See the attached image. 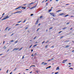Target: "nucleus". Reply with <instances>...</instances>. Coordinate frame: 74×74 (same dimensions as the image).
Masks as SVG:
<instances>
[{
    "label": "nucleus",
    "instance_id": "f257e3e1",
    "mask_svg": "<svg viewBox=\"0 0 74 74\" xmlns=\"http://www.w3.org/2000/svg\"><path fill=\"white\" fill-rule=\"evenodd\" d=\"M9 18V16H8L5 17L3 19L1 20V21H3V20H4L5 19H8Z\"/></svg>",
    "mask_w": 74,
    "mask_h": 74
},
{
    "label": "nucleus",
    "instance_id": "f03ea898",
    "mask_svg": "<svg viewBox=\"0 0 74 74\" xmlns=\"http://www.w3.org/2000/svg\"><path fill=\"white\" fill-rule=\"evenodd\" d=\"M50 14L51 15L53 16V17H55L56 16V15H55V14L53 13H50Z\"/></svg>",
    "mask_w": 74,
    "mask_h": 74
},
{
    "label": "nucleus",
    "instance_id": "7ed1b4c3",
    "mask_svg": "<svg viewBox=\"0 0 74 74\" xmlns=\"http://www.w3.org/2000/svg\"><path fill=\"white\" fill-rule=\"evenodd\" d=\"M68 60H64L63 61L62 63L64 64L66 62H67V61Z\"/></svg>",
    "mask_w": 74,
    "mask_h": 74
},
{
    "label": "nucleus",
    "instance_id": "20e7f679",
    "mask_svg": "<svg viewBox=\"0 0 74 74\" xmlns=\"http://www.w3.org/2000/svg\"><path fill=\"white\" fill-rule=\"evenodd\" d=\"M19 49V48H15L12 51H16V50H18Z\"/></svg>",
    "mask_w": 74,
    "mask_h": 74
},
{
    "label": "nucleus",
    "instance_id": "39448f33",
    "mask_svg": "<svg viewBox=\"0 0 74 74\" xmlns=\"http://www.w3.org/2000/svg\"><path fill=\"white\" fill-rule=\"evenodd\" d=\"M64 14V13H61V14H59V16H62V15H63Z\"/></svg>",
    "mask_w": 74,
    "mask_h": 74
},
{
    "label": "nucleus",
    "instance_id": "423d86ee",
    "mask_svg": "<svg viewBox=\"0 0 74 74\" xmlns=\"http://www.w3.org/2000/svg\"><path fill=\"white\" fill-rule=\"evenodd\" d=\"M36 6H37L36 5V6H35L33 7L32 8H31V9H33V8H35V7H36Z\"/></svg>",
    "mask_w": 74,
    "mask_h": 74
},
{
    "label": "nucleus",
    "instance_id": "0eeeda50",
    "mask_svg": "<svg viewBox=\"0 0 74 74\" xmlns=\"http://www.w3.org/2000/svg\"><path fill=\"white\" fill-rule=\"evenodd\" d=\"M59 70V67L58 66L56 68V70Z\"/></svg>",
    "mask_w": 74,
    "mask_h": 74
},
{
    "label": "nucleus",
    "instance_id": "6e6552de",
    "mask_svg": "<svg viewBox=\"0 0 74 74\" xmlns=\"http://www.w3.org/2000/svg\"><path fill=\"white\" fill-rule=\"evenodd\" d=\"M38 20L36 22V25H37V23H38Z\"/></svg>",
    "mask_w": 74,
    "mask_h": 74
},
{
    "label": "nucleus",
    "instance_id": "1a4fd4ad",
    "mask_svg": "<svg viewBox=\"0 0 74 74\" xmlns=\"http://www.w3.org/2000/svg\"><path fill=\"white\" fill-rule=\"evenodd\" d=\"M52 11V9H50L48 10V12H50Z\"/></svg>",
    "mask_w": 74,
    "mask_h": 74
},
{
    "label": "nucleus",
    "instance_id": "9d476101",
    "mask_svg": "<svg viewBox=\"0 0 74 74\" xmlns=\"http://www.w3.org/2000/svg\"><path fill=\"white\" fill-rule=\"evenodd\" d=\"M69 47L70 46L69 45H67L65 47V48H68V47Z\"/></svg>",
    "mask_w": 74,
    "mask_h": 74
},
{
    "label": "nucleus",
    "instance_id": "9b49d317",
    "mask_svg": "<svg viewBox=\"0 0 74 74\" xmlns=\"http://www.w3.org/2000/svg\"><path fill=\"white\" fill-rule=\"evenodd\" d=\"M19 9V7H18L17 8L15 9V10H18Z\"/></svg>",
    "mask_w": 74,
    "mask_h": 74
},
{
    "label": "nucleus",
    "instance_id": "f8f14e48",
    "mask_svg": "<svg viewBox=\"0 0 74 74\" xmlns=\"http://www.w3.org/2000/svg\"><path fill=\"white\" fill-rule=\"evenodd\" d=\"M16 12V13H18V12H19L20 13H21V12L20 11H18V12Z\"/></svg>",
    "mask_w": 74,
    "mask_h": 74
},
{
    "label": "nucleus",
    "instance_id": "ddd939ff",
    "mask_svg": "<svg viewBox=\"0 0 74 74\" xmlns=\"http://www.w3.org/2000/svg\"><path fill=\"white\" fill-rule=\"evenodd\" d=\"M42 64H43V65H45V63L44 62H42Z\"/></svg>",
    "mask_w": 74,
    "mask_h": 74
},
{
    "label": "nucleus",
    "instance_id": "4468645a",
    "mask_svg": "<svg viewBox=\"0 0 74 74\" xmlns=\"http://www.w3.org/2000/svg\"><path fill=\"white\" fill-rule=\"evenodd\" d=\"M8 27H7L5 29V30H7V29H8Z\"/></svg>",
    "mask_w": 74,
    "mask_h": 74
},
{
    "label": "nucleus",
    "instance_id": "2eb2a0df",
    "mask_svg": "<svg viewBox=\"0 0 74 74\" xmlns=\"http://www.w3.org/2000/svg\"><path fill=\"white\" fill-rule=\"evenodd\" d=\"M37 45H34L33 46V47H36V46H37Z\"/></svg>",
    "mask_w": 74,
    "mask_h": 74
},
{
    "label": "nucleus",
    "instance_id": "dca6fc26",
    "mask_svg": "<svg viewBox=\"0 0 74 74\" xmlns=\"http://www.w3.org/2000/svg\"><path fill=\"white\" fill-rule=\"evenodd\" d=\"M51 29H52V27H51L49 28V30H51Z\"/></svg>",
    "mask_w": 74,
    "mask_h": 74
},
{
    "label": "nucleus",
    "instance_id": "f3484780",
    "mask_svg": "<svg viewBox=\"0 0 74 74\" xmlns=\"http://www.w3.org/2000/svg\"><path fill=\"white\" fill-rule=\"evenodd\" d=\"M23 48V47H22L20 49H19V51H21V49H22Z\"/></svg>",
    "mask_w": 74,
    "mask_h": 74
},
{
    "label": "nucleus",
    "instance_id": "a211bd4d",
    "mask_svg": "<svg viewBox=\"0 0 74 74\" xmlns=\"http://www.w3.org/2000/svg\"><path fill=\"white\" fill-rule=\"evenodd\" d=\"M69 42V40H68L66 41V42Z\"/></svg>",
    "mask_w": 74,
    "mask_h": 74
},
{
    "label": "nucleus",
    "instance_id": "6ab92c4d",
    "mask_svg": "<svg viewBox=\"0 0 74 74\" xmlns=\"http://www.w3.org/2000/svg\"><path fill=\"white\" fill-rule=\"evenodd\" d=\"M18 7L20 9V8H22V6H20Z\"/></svg>",
    "mask_w": 74,
    "mask_h": 74
},
{
    "label": "nucleus",
    "instance_id": "aec40b11",
    "mask_svg": "<svg viewBox=\"0 0 74 74\" xmlns=\"http://www.w3.org/2000/svg\"><path fill=\"white\" fill-rule=\"evenodd\" d=\"M21 22H22V21H19L18 22V23H20Z\"/></svg>",
    "mask_w": 74,
    "mask_h": 74
},
{
    "label": "nucleus",
    "instance_id": "412c9836",
    "mask_svg": "<svg viewBox=\"0 0 74 74\" xmlns=\"http://www.w3.org/2000/svg\"><path fill=\"white\" fill-rule=\"evenodd\" d=\"M18 40H16L15 42V43H17L18 42Z\"/></svg>",
    "mask_w": 74,
    "mask_h": 74
},
{
    "label": "nucleus",
    "instance_id": "4be33fe9",
    "mask_svg": "<svg viewBox=\"0 0 74 74\" xmlns=\"http://www.w3.org/2000/svg\"><path fill=\"white\" fill-rule=\"evenodd\" d=\"M22 8H23V9H26V8H25V7H22Z\"/></svg>",
    "mask_w": 74,
    "mask_h": 74
},
{
    "label": "nucleus",
    "instance_id": "5701e85b",
    "mask_svg": "<svg viewBox=\"0 0 74 74\" xmlns=\"http://www.w3.org/2000/svg\"><path fill=\"white\" fill-rule=\"evenodd\" d=\"M70 23L68 22V23H66V25H69V24Z\"/></svg>",
    "mask_w": 74,
    "mask_h": 74
},
{
    "label": "nucleus",
    "instance_id": "b1692460",
    "mask_svg": "<svg viewBox=\"0 0 74 74\" xmlns=\"http://www.w3.org/2000/svg\"><path fill=\"white\" fill-rule=\"evenodd\" d=\"M69 16V15H66L65 16V17H66V16Z\"/></svg>",
    "mask_w": 74,
    "mask_h": 74
},
{
    "label": "nucleus",
    "instance_id": "393cba45",
    "mask_svg": "<svg viewBox=\"0 0 74 74\" xmlns=\"http://www.w3.org/2000/svg\"><path fill=\"white\" fill-rule=\"evenodd\" d=\"M31 16H33V14H31Z\"/></svg>",
    "mask_w": 74,
    "mask_h": 74
},
{
    "label": "nucleus",
    "instance_id": "a878e982",
    "mask_svg": "<svg viewBox=\"0 0 74 74\" xmlns=\"http://www.w3.org/2000/svg\"><path fill=\"white\" fill-rule=\"evenodd\" d=\"M31 66H33V67H36V66H35V65H32Z\"/></svg>",
    "mask_w": 74,
    "mask_h": 74
},
{
    "label": "nucleus",
    "instance_id": "bb28decb",
    "mask_svg": "<svg viewBox=\"0 0 74 74\" xmlns=\"http://www.w3.org/2000/svg\"><path fill=\"white\" fill-rule=\"evenodd\" d=\"M36 37H35L34 38V40H35V39H36Z\"/></svg>",
    "mask_w": 74,
    "mask_h": 74
},
{
    "label": "nucleus",
    "instance_id": "cd10ccee",
    "mask_svg": "<svg viewBox=\"0 0 74 74\" xmlns=\"http://www.w3.org/2000/svg\"><path fill=\"white\" fill-rule=\"evenodd\" d=\"M58 73H59L58 72H56L55 73V74H58Z\"/></svg>",
    "mask_w": 74,
    "mask_h": 74
},
{
    "label": "nucleus",
    "instance_id": "c85d7f7f",
    "mask_svg": "<svg viewBox=\"0 0 74 74\" xmlns=\"http://www.w3.org/2000/svg\"><path fill=\"white\" fill-rule=\"evenodd\" d=\"M68 64H69V65H71V64L70 63H69Z\"/></svg>",
    "mask_w": 74,
    "mask_h": 74
},
{
    "label": "nucleus",
    "instance_id": "c756f323",
    "mask_svg": "<svg viewBox=\"0 0 74 74\" xmlns=\"http://www.w3.org/2000/svg\"><path fill=\"white\" fill-rule=\"evenodd\" d=\"M51 66H49V67H48V68H51Z\"/></svg>",
    "mask_w": 74,
    "mask_h": 74
},
{
    "label": "nucleus",
    "instance_id": "7c9ffc66",
    "mask_svg": "<svg viewBox=\"0 0 74 74\" xmlns=\"http://www.w3.org/2000/svg\"><path fill=\"white\" fill-rule=\"evenodd\" d=\"M58 12H59V11H62V10H58Z\"/></svg>",
    "mask_w": 74,
    "mask_h": 74
},
{
    "label": "nucleus",
    "instance_id": "2f4dec72",
    "mask_svg": "<svg viewBox=\"0 0 74 74\" xmlns=\"http://www.w3.org/2000/svg\"><path fill=\"white\" fill-rule=\"evenodd\" d=\"M34 3H35L32 2V3H31V4H34Z\"/></svg>",
    "mask_w": 74,
    "mask_h": 74
},
{
    "label": "nucleus",
    "instance_id": "473e14b6",
    "mask_svg": "<svg viewBox=\"0 0 74 74\" xmlns=\"http://www.w3.org/2000/svg\"><path fill=\"white\" fill-rule=\"evenodd\" d=\"M32 47V45H31L30 46V47H29V48H31V47Z\"/></svg>",
    "mask_w": 74,
    "mask_h": 74
},
{
    "label": "nucleus",
    "instance_id": "72a5a7b5",
    "mask_svg": "<svg viewBox=\"0 0 74 74\" xmlns=\"http://www.w3.org/2000/svg\"><path fill=\"white\" fill-rule=\"evenodd\" d=\"M8 71H9L8 70L6 72L7 73H8Z\"/></svg>",
    "mask_w": 74,
    "mask_h": 74
},
{
    "label": "nucleus",
    "instance_id": "f704fd0d",
    "mask_svg": "<svg viewBox=\"0 0 74 74\" xmlns=\"http://www.w3.org/2000/svg\"><path fill=\"white\" fill-rule=\"evenodd\" d=\"M14 41L13 40H12L11 41V42H14Z\"/></svg>",
    "mask_w": 74,
    "mask_h": 74
},
{
    "label": "nucleus",
    "instance_id": "c9c22d12",
    "mask_svg": "<svg viewBox=\"0 0 74 74\" xmlns=\"http://www.w3.org/2000/svg\"><path fill=\"white\" fill-rule=\"evenodd\" d=\"M26 22V20H25L23 22V23H24V22Z\"/></svg>",
    "mask_w": 74,
    "mask_h": 74
},
{
    "label": "nucleus",
    "instance_id": "e433bc0d",
    "mask_svg": "<svg viewBox=\"0 0 74 74\" xmlns=\"http://www.w3.org/2000/svg\"><path fill=\"white\" fill-rule=\"evenodd\" d=\"M63 37V36H61L60 38H62Z\"/></svg>",
    "mask_w": 74,
    "mask_h": 74
},
{
    "label": "nucleus",
    "instance_id": "4c0bfd02",
    "mask_svg": "<svg viewBox=\"0 0 74 74\" xmlns=\"http://www.w3.org/2000/svg\"><path fill=\"white\" fill-rule=\"evenodd\" d=\"M4 49H5L6 48V47H5V46L4 47Z\"/></svg>",
    "mask_w": 74,
    "mask_h": 74
},
{
    "label": "nucleus",
    "instance_id": "58836bf2",
    "mask_svg": "<svg viewBox=\"0 0 74 74\" xmlns=\"http://www.w3.org/2000/svg\"><path fill=\"white\" fill-rule=\"evenodd\" d=\"M42 18V16H41L40 17V18Z\"/></svg>",
    "mask_w": 74,
    "mask_h": 74
},
{
    "label": "nucleus",
    "instance_id": "ea45409f",
    "mask_svg": "<svg viewBox=\"0 0 74 74\" xmlns=\"http://www.w3.org/2000/svg\"><path fill=\"white\" fill-rule=\"evenodd\" d=\"M10 29H11V28H9L8 29V31H9L10 30Z\"/></svg>",
    "mask_w": 74,
    "mask_h": 74
},
{
    "label": "nucleus",
    "instance_id": "a19ab883",
    "mask_svg": "<svg viewBox=\"0 0 74 74\" xmlns=\"http://www.w3.org/2000/svg\"><path fill=\"white\" fill-rule=\"evenodd\" d=\"M34 55H37V53H35L34 54Z\"/></svg>",
    "mask_w": 74,
    "mask_h": 74
},
{
    "label": "nucleus",
    "instance_id": "79ce46f5",
    "mask_svg": "<svg viewBox=\"0 0 74 74\" xmlns=\"http://www.w3.org/2000/svg\"><path fill=\"white\" fill-rule=\"evenodd\" d=\"M30 4H32V3H30L29 4H28V5H30Z\"/></svg>",
    "mask_w": 74,
    "mask_h": 74
},
{
    "label": "nucleus",
    "instance_id": "37998d69",
    "mask_svg": "<svg viewBox=\"0 0 74 74\" xmlns=\"http://www.w3.org/2000/svg\"><path fill=\"white\" fill-rule=\"evenodd\" d=\"M16 68H15V69H14V71H15V70H16Z\"/></svg>",
    "mask_w": 74,
    "mask_h": 74
},
{
    "label": "nucleus",
    "instance_id": "c03bdc74",
    "mask_svg": "<svg viewBox=\"0 0 74 74\" xmlns=\"http://www.w3.org/2000/svg\"><path fill=\"white\" fill-rule=\"evenodd\" d=\"M45 42V41L43 42H42V44H43V43H44Z\"/></svg>",
    "mask_w": 74,
    "mask_h": 74
},
{
    "label": "nucleus",
    "instance_id": "a18cd8bd",
    "mask_svg": "<svg viewBox=\"0 0 74 74\" xmlns=\"http://www.w3.org/2000/svg\"><path fill=\"white\" fill-rule=\"evenodd\" d=\"M70 69H72V70H73V69L72 68H70Z\"/></svg>",
    "mask_w": 74,
    "mask_h": 74
},
{
    "label": "nucleus",
    "instance_id": "49530a36",
    "mask_svg": "<svg viewBox=\"0 0 74 74\" xmlns=\"http://www.w3.org/2000/svg\"><path fill=\"white\" fill-rule=\"evenodd\" d=\"M23 58H24V56H23V58H22V59H23Z\"/></svg>",
    "mask_w": 74,
    "mask_h": 74
},
{
    "label": "nucleus",
    "instance_id": "de8ad7c7",
    "mask_svg": "<svg viewBox=\"0 0 74 74\" xmlns=\"http://www.w3.org/2000/svg\"><path fill=\"white\" fill-rule=\"evenodd\" d=\"M51 60H48V62L49 61H51Z\"/></svg>",
    "mask_w": 74,
    "mask_h": 74
},
{
    "label": "nucleus",
    "instance_id": "09e8293b",
    "mask_svg": "<svg viewBox=\"0 0 74 74\" xmlns=\"http://www.w3.org/2000/svg\"><path fill=\"white\" fill-rule=\"evenodd\" d=\"M48 3H46V5H48Z\"/></svg>",
    "mask_w": 74,
    "mask_h": 74
},
{
    "label": "nucleus",
    "instance_id": "8fccbe9b",
    "mask_svg": "<svg viewBox=\"0 0 74 74\" xmlns=\"http://www.w3.org/2000/svg\"><path fill=\"white\" fill-rule=\"evenodd\" d=\"M18 25H19V24H16V25H15V26H17Z\"/></svg>",
    "mask_w": 74,
    "mask_h": 74
},
{
    "label": "nucleus",
    "instance_id": "3c124183",
    "mask_svg": "<svg viewBox=\"0 0 74 74\" xmlns=\"http://www.w3.org/2000/svg\"><path fill=\"white\" fill-rule=\"evenodd\" d=\"M39 29H38L37 30V31H38V30H39Z\"/></svg>",
    "mask_w": 74,
    "mask_h": 74
},
{
    "label": "nucleus",
    "instance_id": "603ef678",
    "mask_svg": "<svg viewBox=\"0 0 74 74\" xmlns=\"http://www.w3.org/2000/svg\"><path fill=\"white\" fill-rule=\"evenodd\" d=\"M63 29H66V28H63Z\"/></svg>",
    "mask_w": 74,
    "mask_h": 74
},
{
    "label": "nucleus",
    "instance_id": "864d4df0",
    "mask_svg": "<svg viewBox=\"0 0 74 74\" xmlns=\"http://www.w3.org/2000/svg\"><path fill=\"white\" fill-rule=\"evenodd\" d=\"M5 13H3V14H2V16H3V15H5Z\"/></svg>",
    "mask_w": 74,
    "mask_h": 74
},
{
    "label": "nucleus",
    "instance_id": "5fc2aeb1",
    "mask_svg": "<svg viewBox=\"0 0 74 74\" xmlns=\"http://www.w3.org/2000/svg\"><path fill=\"white\" fill-rule=\"evenodd\" d=\"M61 32H62V31L60 32H59V34L60 33H61Z\"/></svg>",
    "mask_w": 74,
    "mask_h": 74
},
{
    "label": "nucleus",
    "instance_id": "6e6d98bb",
    "mask_svg": "<svg viewBox=\"0 0 74 74\" xmlns=\"http://www.w3.org/2000/svg\"><path fill=\"white\" fill-rule=\"evenodd\" d=\"M36 72H37L38 73V71H36Z\"/></svg>",
    "mask_w": 74,
    "mask_h": 74
},
{
    "label": "nucleus",
    "instance_id": "4d7b16f0",
    "mask_svg": "<svg viewBox=\"0 0 74 74\" xmlns=\"http://www.w3.org/2000/svg\"><path fill=\"white\" fill-rule=\"evenodd\" d=\"M69 5V4H66V5Z\"/></svg>",
    "mask_w": 74,
    "mask_h": 74
},
{
    "label": "nucleus",
    "instance_id": "13d9d810",
    "mask_svg": "<svg viewBox=\"0 0 74 74\" xmlns=\"http://www.w3.org/2000/svg\"><path fill=\"white\" fill-rule=\"evenodd\" d=\"M26 70H29V69H26Z\"/></svg>",
    "mask_w": 74,
    "mask_h": 74
},
{
    "label": "nucleus",
    "instance_id": "bf43d9fd",
    "mask_svg": "<svg viewBox=\"0 0 74 74\" xmlns=\"http://www.w3.org/2000/svg\"><path fill=\"white\" fill-rule=\"evenodd\" d=\"M47 47H48V45L46 46L45 47V48H46Z\"/></svg>",
    "mask_w": 74,
    "mask_h": 74
},
{
    "label": "nucleus",
    "instance_id": "052dcab7",
    "mask_svg": "<svg viewBox=\"0 0 74 74\" xmlns=\"http://www.w3.org/2000/svg\"><path fill=\"white\" fill-rule=\"evenodd\" d=\"M5 42V41H4L3 42V44H4V43Z\"/></svg>",
    "mask_w": 74,
    "mask_h": 74
},
{
    "label": "nucleus",
    "instance_id": "680f3d73",
    "mask_svg": "<svg viewBox=\"0 0 74 74\" xmlns=\"http://www.w3.org/2000/svg\"><path fill=\"white\" fill-rule=\"evenodd\" d=\"M12 74V72H11L10 73V74Z\"/></svg>",
    "mask_w": 74,
    "mask_h": 74
},
{
    "label": "nucleus",
    "instance_id": "e2e57ef3",
    "mask_svg": "<svg viewBox=\"0 0 74 74\" xmlns=\"http://www.w3.org/2000/svg\"><path fill=\"white\" fill-rule=\"evenodd\" d=\"M48 69V67H47L46 68V69Z\"/></svg>",
    "mask_w": 74,
    "mask_h": 74
},
{
    "label": "nucleus",
    "instance_id": "0e129e2a",
    "mask_svg": "<svg viewBox=\"0 0 74 74\" xmlns=\"http://www.w3.org/2000/svg\"><path fill=\"white\" fill-rule=\"evenodd\" d=\"M72 52H74V50H72Z\"/></svg>",
    "mask_w": 74,
    "mask_h": 74
},
{
    "label": "nucleus",
    "instance_id": "69168bd1",
    "mask_svg": "<svg viewBox=\"0 0 74 74\" xmlns=\"http://www.w3.org/2000/svg\"><path fill=\"white\" fill-rule=\"evenodd\" d=\"M42 3H44V1H42Z\"/></svg>",
    "mask_w": 74,
    "mask_h": 74
},
{
    "label": "nucleus",
    "instance_id": "338daca9",
    "mask_svg": "<svg viewBox=\"0 0 74 74\" xmlns=\"http://www.w3.org/2000/svg\"><path fill=\"white\" fill-rule=\"evenodd\" d=\"M32 56H34L33 54H32Z\"/></svg>",
    "mask_w": 74,
    "mask_h": 74
},
{
    "label": "nucleus",
    "instance_id": "774afa93",
    "mask_svg": "<svg viewBox=\"0 0 74 74\" xmlns=\"http://www.w3.org/2000/svg\"><path fill=\"white\" fill-rule=\"evenodd\" d=\"M32 73V71H31V72H30L29 73Z\"/></svg>",
    "mask_w": 74,
    "mask_h": 74
}]
</instances>
